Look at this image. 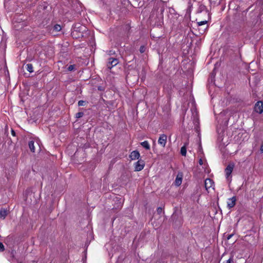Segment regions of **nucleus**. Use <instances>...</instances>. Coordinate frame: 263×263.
<instances>
[{
    "mask_svg": "<svg viewBox=\"0 0 263 263\" xmlns=\"http://www.w3.org/2000/svg\"><path fill=\"white\" fill-rule=\"evenodd\" d=\"M234 164L231 163L228 164L225 169V173L226 178L229 179V177H231V173L234 168Z\"/></svg>",
    "mask_w": 263,
    "mask_h": 263,
    "instance_id": "1",
    "label": "nucleus"
},
{
    "mask_svg": "<svg viewBox=\"0 0 263 263\" xmlns=\"http://www.w3.org/2000/svg\"><path fill=\"white\" fill-rule=\"evenodd\" d=\"M145 166L144 161L141 159L139 160L135 163V171L139 172L143 169Z\"/></svg>",
    "mask_w": 263,
    "mask_h": 263,
    "instance_id": "2",
    "label": "nucleus"
},
{
    "mask_svg": "<svg viewBox=\"0 0 263 263\" xmlns=\"http://www.w3.org/2000/svg\"><path fill=\"white\" fill-rule=\"evenodd\" d=\"M214 182L212 179L207 178L205 180L204 186H205V190L208 192H209V190H210L211 189H214Z\"/></svg>",
    "mask_w": 263,
    "mask_h": 263,
    "instance_id": "3",
    "label": "nucleus"
},
{
    "mask_svg": "<svg viewBox=\"0 0 263 263\" xmlns=\"http://www.w3.org/2000/svg\"><path fill=\"white\" fill-rule=\"evenodd\" d=\"M254 110L255 112L262 114L263 112V102L258 101L255 105Z\"/></svg>",
    "mask_w": 263,
    "mask_h": 263,
    "instance_id": "4",
    "label": "nucleus"
},
{
    "mask_svg": "<svg viewBox=\"0 0 263 263\" xmlns=\"http://www.w3.org/2000/svg\"><path fill=\"white\" fill-rule=\"evenodd\" d=\"M167 141V136L165 134L160 135L158 142L159 145H160L163 147L165 146Z\"/></svg>",
    "mask_w": 263,
    "mask_h": 263,
    "instance_id": "5",
    "label": "nucleus"
},
{
    "mask_svg": "<svg viewBox=\"0 0 263 263\" xmlns=\"http://www.w3.org/2000/svg\"><path fill=\"white\" fill-rule=\"evenodd\" d=\"M118 63V60L117 59L114 58H110L108 59V62L107 64V66L108 68L111 69L114 66L117 65Z\"/></svg>",
    "mask_w": 263,
    "mask_h": 263,
    "instance_id": "6",
    "label": "nucleus"
},
{
    "mask_svg": "<svg viewBox=\"0 0 263 263\" xmlns=\"http://www.w3.org/2000/svg\"><path fill=\"white\" fill-rule=\"evenodd\" d=\"M236 199L235 196L228 199V201H227L228 208L229 209L233 208L235 206V205L236 204Z\"/></svg>",
    "mask_w": 263,
    "mask_h": 263,
    "instance_id": "7",
    "label": "nucleus"
},
{
    "mask_svg": "<svg viewBox=\"0 0 263 263\" xmlns=\"http://www.w3.org/2000/svg\"><path fill=\"white\" fill-rule=\"evenodd\" d=\"M140 156V153L138 151H133L129 155V157L132 160L138 159Z\"/></svg>",
    "mask_w": 263,
    "mask_h": 263,
    "instance_id": "8",
    "label": "nucleus"
},
{
    "mask_svg": "<svg viewBox=\"0 0 263 263\" xmlns=\"http://www.w3.org/2000/svg\"><path fill=\"white\" fill-rule=\"evenodd\" d=\"M182 175H179V174H178L176 178V179L175 180V185L177 186H179L181 185V183H182Z\"/></svg>",
    "mask_w": 263,
    "mask_h": 263,
    "instance_id": "9",
    "label": "nucleus"
},
{
    "mask_svg": "<svg viewBox=\"0 0 263 263\" xmlns=\"http://www.w3.org/2000/svg\"><path fill=\"white\" fill-rule=\"evenodd\" d=\"M7 215V211L5 209L0 210V218L4 219Z\"/></svg>",
    "mask_w": 263,
    "mask_h": 263,
    "instance_id": "10",
    "label": "nucleus"
},
{
    "mask_svg": "<svg viewBox=\"0 0 263 263\" xmlns=\"http://www.w3.org/2000/svg\"><path fill=\"white\" fill-rule=\"evenodd\" d=\"M140 144L146 149L149 150L150 149V145L147 141L142 142Z\"/></svg>",
    "mask_w": 263,
    "mask_h": 263,
    "instance_id": "11",
    "label": "nucleus"
},
{
    "mask_svg": "<svg viewBox=\"0 0 263 263\" xmlns=\"http://www.w3.org/2000/svg\"><path fill=\"white\" fill-rule=\"evenodd\" d=\"M34 142L33 141H30L28 144L29 148L32 152H35V147H34Z\"/></svg>",
    "mask_w": 263,
    "mask_h": 263,
    "instance_id": "12",
    "label": "nucleus"
},
{
    "mask_svg": "<svg viewBox=\"0 0 263 263\" xmlns=\"http://www.w3.org/2000/svg\"><path fill=\"white\" fill-rule=\"evenodd\" d=\"M33 66L31 64H27L26 65V69L29 72H32L33 71Z\"/></svg>",
    "mask_w": 263,
    "mask_h": 263,
    "instance_id": "13",
    "label": "nucleus"
},
{
    "mask_svg": "<svg viewBox=\"0 0 263 263\" xmlns=\"http://www.w3.org/2000/svg\"><path fill=\"white\" fill-rule=\"evenodd\" d=\"M180 153L182 156H186V148L185 145L181 147L180 149Z\"/></svg>",
    "mask_w": 263,
    "mask_h": 263,
    "instance_id": "14",
    "label": "nucleus"
},
{
    "mask_svg": "<svg viewBox=\"0 0 263 263\" xmlns=\"http://www.w3.org/2000/svg\"><path fill=\"white\" fill-rule=\"evenodd\" d=\"M62 29L61 26L60 25L56 24L53 26V31H55V32L60 31Z\"/></svg>",
    "mask_w": 263,
    "mask_h": 263,
    "instance_id": "15",
    "label": "nucleus"
},
{
    "mask_svg": "<svg viewBox=\"0 0 263 263\" xmlns=\"http://www.w3.org/2000/svg\"><path fill=\"white\" fill-rule=\"evenodd\" d=\"M233 261V256H232L230 257L229 259L226 260V261H224L223 263H232Z\"/></svg>",
    "mask_w": 263,
    "mask_h": 263,
    "instance_id": "16",
    "label": "nucleus"
},
{
    "mask_svg": "<svg viewBox=\"0 0 263 263\" xmlns=\"http://www.w3.org/2000/svg\"><path fill=\"white\" fill-rule=\"evenodd\" d=\"M83 116V113L82 112H79L76 114V118H79L82 117Z\"/></svg>",
    "mask_w": 263,
    "mask_h": 263,
    "instance_id": "17",
    "label": "nucleus"
},
{
    "mask_svg": "<svg viewBox=\"0 0 263 263\" xmlns=\"http://www.w3.org/2000/svg\"><path fill=\"white\" fill-rule=\"evenodd\" d=\"M74 69V65H70L68 67V70L70 71L73 70Z\"/></svg>",
    "mask_w": 263,
    "mask_h": 263,
    "instance_id": "18",
    "label": "nucleus"
},
{
    "mask_svg": "<svg viewBox=\"0 0 263 263\" xmlns=\"http://www.w3.org/2000/svg\"><path fill=\"white\" fill-rule=\"evenodd\" d=\"M85 105V102L82 100H80L78 102V105L79 106H84Z\"/></svg>",
    "mask_w": 263,
    "mask_h": 263,
    "instance_id": "19",
    "label": "nucleus"
},
{
    "mask_svg": "<svg viewBox=\"0 0 263 263\" xmlns=\"http://www.w3.org/2000/svg\"><path fill=\"white\" fill-rule=\"evenodd\" d=\"M206 23H207L206 21H201V22H198V26H201V25L206 24Z\"/></svg>",
    "mask_w": 263,
    "mask_h": 263,
    "instance_id": "20",
    "label": "nucleus"
},
{
    "mask_svg": "<svg viewBox=\"0 0 263 263\" xmlns=\"http://www.w3.org/2000/svg\"><path fill=\"white\" fill-rule=\"evenodd\" d=\"M157 211L159 214H161L163 212V209H162V208L159 207L157 208Z\"/></svg>",
    "mask_w": 263,
    "mask_h": 263,
    "instance_id": "21",
    "label": "nucleus"
},
{
    "mask_svg": "<svg viewBox=\"0 0 263 263\" xmlns=\"http://www.w3.org/2000/svg\"><path fill=\"white\" fill-rule=\"evenodd\" d=\"M4 250V246L0 242V252H2Z\"/></svg>",
    "mask_w": 263,
    "mask_h": 263,
    "instance_id": "22",
    "label": "nucleus"
},
{
    "mask_svg": "<svg viewBox=\"0 0 263 263\" xmlns=\"http://www.w3.org/2000/svg\"><path fill=\"white\" fill-rule=\"evenodd\" d=\"M145 47L142 46L140 48V51L141 53H143L145 51Z\"/></svg>",
    "mask_w": 263,
    "mask_h": 263,
    "instance_id": "23",
    "label": "nucleus"
},
{
    "mask_svg": "<svg viewBox=\"0 0 263 263\" xmlns=\"http://www.w3.org/2000/svg\"><path fill=\"white\" fill-rule=\"evenodd\" d=\"M77 30H73H73H72V32H71V35H72V36L73 37L74 36L76 37V34H76V33L77 32Z\"/></svg>",
    "mask_w": 263,
    "mask_h": 263,
    "instance_id": "24",
    "label": "nucleus"
},
{
    "mask_svg": "<svg viewBox=\"0 0 263 263\" xmlns=\"http://www.w3.org/2000/svg\"><path fill=\"white\" fill-rule=\"evenodd\" d=\"M199 163L200 165L203 164V161L201 159H200L199 160Z\"/></svg>",
    "mask_w": 263,
    "mask_h": 263,
    "instance_id": "25",
    "label": "nucleus"
},
{
    "mask_svg": "<svg viewBox=\"0 0 263 263\" xmlns=\"http://www.w3.org/2000/svg\"><path fill=\"white\" fill-rule=\"evenodd\" d=\"M260 151L261 153H263V144L261 145L260 147Z\"/></svg>",
    "mask_w": 263,
    "mask_h": 263,
    "instance_id": "26",
    "label": "nucleus"
},
{
    "mask_svg": "<svg viewBox=\"0 0 263 263\" xmlns=\"http://www.w3.org/2000/svg\"><path fill=\"white\" fill-rule=\"evenodd\" d=\"M11 133L13 136H15V132L13 130H11Z\"/></svg>",
    "mask_w": 263,
    "mask_h": 263,
    "instance_id": "27",
    "label": "nucleus"
},
{
    "mask_svg": "<svg viewBox=\"0 0 263 263\" xmlns=\"http://www.w3.org/2000/svg\"><path fill=\"white\" fill-rule=\"evenodd\" d=\"M232 236V235H229V236L228 237V239H230V238H231Z\"/></svg>",
    "mask_w": 263,
    "mask_h": 263,
    "instance_id": "28",
    "label": "nucleus"
}]
</instances>
